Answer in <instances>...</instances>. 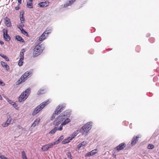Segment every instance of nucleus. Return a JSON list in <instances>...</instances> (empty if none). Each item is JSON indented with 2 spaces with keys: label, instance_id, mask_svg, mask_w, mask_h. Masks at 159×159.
Instances as JSON below:
<instances>
[{
  "label": "nucleus",
  "instance_id": "obj_5",
  "mask_svg": "<svg viewBox=\"0 0 159 159\" xmlns=\"http://www.w3.org/2000/svg\"><path fill=\"white\" fill-rule=\"evenodd\" d=\"M50 101L49 99H48L41 103L35 108L34 111L33 113L36 114L39 112L46 106L50 102Z\"/></svg>",
  "mask_w": 159,
  "mask_h": 159
},
{
  "label": "nucleus",
  "instance_id": "obj_2",
  "mask_svg": "<svg viewBox=\"0 0 159 159\" xmlns=\"http://www.w3.org/2000/svg\"><path fill=\"white\" fill-rule=\"evenodd\" d=\"M93 123L88 122L84 124L80 129V131L83 135H86L91 128Z\"/></svg>",
  "mask_w": 159,
  "mask_h": 159
},
{
  "label": "nucleus",
  "instance_id": "obj_35",
  "mask_svg": "<svg viewBox=\"0 0 159 159\" xmlns=\"http://www.w3.org/2000/svg\"><path fill=\"white\" fill-rule=\"evenodd\" d=\"M21 33L27 36L28 35V34L25 31L23 28L21 29H20Z\"/></svg>",
  "mask_w": 159,
  "mask_h": 159
},
{
  "label": "nucleus",
  "instance_id": "obj_1",
  "mask_svg": "<svg viewBox=\"0 0 159 159\" xmlns=\"http://www.w3.org/2000/svg\"><path fill=\"white\" fill-rule=\"evenodd\" d=\"M69 117V116L67 115L64 113H62L56 118L53 122V124L55 126H57L61 123L59 127L57 128V130L61 131L63 129V126L70 121Z\"/></svg>",
  "mask_w": 159,
  "mask_h": 159
},
{
  "label": "nucleus",
  "instance_id": "obj_28",
  "mask_svg": "<svg viewBox=\"0 0 159 159\" xmlns=\"http://www.w3.org/2000/svg\"><path fill=\"white\" fill-rule=\"evenodd\" d=\"M15 39L18 41L22 43H24L25 42L24 40L21 38V37L19 35H16V36Z\"/></svg>",
  "mask_w": 159,
  "mask_h": 159
},
{
  "label": "nucleus",
  "instance_id": "obj_23",
  "mask_svg": "<svg viewBox=\"0 0 159 159\" xmlns=\"http://www.w3.org/2000/svg\"><path fill=\"white\" fill-rule=\"evenodd\" d=\"M64 137L63 135L61 136L56 142L52 143L53 145H54L55 144H58L60 141H61L64 139Z\"/></svg>",
  "mask_w": 159,
  "mask_h": 159
},
{
  "label": "nucleus",
  "instance_id": "obj_33",
  "mask_svg": "<svg viewBox=\"0 0 159 159\" xmlns=\"http://www.w3.org/2000/svg\"><path fill=\"white\" fill-rule=\"evenodd\" d=\"M154 147V146L153 144H150L148 145L147 148L148 149H153Z\"/></svg>",
  "mask_w": 159,
  "mask_h": 159
},
{
  "label": "nucleus",
  "instance_id": "obj_21",
  "mask_svg": "<svg viewBox=\"0 0 159 159\" xmlns=\"http://www.w3.org/2000/svg\"><path fill=\"white\" fill-rule=\"evenodd\" d=\"M72 140V139L70 137H68L67 138L64 139L61 142L63 144H66L68 143L71 140Z\"/></svg>",
  "mask_w": 159,
  "mask_h": 159
},
{
  "label": "nucleus",
  "instance_id": "obj_3",
  "mask_svg": "<svg viewBox=\"0 0 159 159\" xmlns=\"http://www.w3.org/2000/svg\"><path fill=\"white\" fill-rule=\"evenodd\" d=\"M30 92V89L28 88L22 92L18 98L20 102H24L28 97Z\"/></svg>",
  "mask_w": 159,
  "mask_h": 159
},
{
  "label": "nucleus",
  "instance_id": "obj_43",
  "mask_svg": "<svg viewBox=\"0 0 159 159\" xmlns=\"http://www.w3.org/2000/svg\"><path fill=\"white\" fill-rule=\"evenodd\" d=\"M2 96H1V95H0V99L2 100Z\"/></svg>",
  "mask_w": 159,
  "mask_h": 159
},
{
  "label": "nucleus",
  "instance_id": "obj_22",
  "mask_svg": "<svg viewBox=\"0 0 159 159\" xmlns=\"http://www.w3.org/2000/svg\"><path fill=\"white\" fill-rule=\"evenodd\" d=\"M0 64L3 67L5 68L7 70H8L9 69V66L5 62L3 61H1Z\"/></svg>",
  "mask_w": 159,
  "mask_h": 159
},
{
  "label": "nucleus",
  "instance_id": "obj_10",
  "mask_svg": "<svg viewBox=\"0 0 159 159\" xmlns=\"http://www.w3.org/2000/svg\"><path fill=\"white\" fill-rule=\"evenodd\" d=\"M49 4V2L47 0L44 2H41L38 5L41 7H48Z\"/></svg>",
  "mask_w": 159,
  "mask_h": 159
},
{
  "label": "nucleus",
  "instance_id": "obj_15",
  "mask_svg": "<svg viewBox=\"0 0 159 159\" xmlns=\"http://www.w3.org/2000/svg\"><path fill=\"white\" fill-rule=\"evenodd\" d=\"M65 107V106L63 105H59L58 106L55 111V113L57 114L60 113V112L62 110L63 108Z\"/></svg>",
  "mask_w": 159,
  "mask_h": 159
},
{
  "label": "nucleus",
  "instance_id": "obj_37",
  "mask_svg": "<svg viewBox=\"0 0 159 159\" xmlns=\"http://www.w3.org/2000/svg\"><path fill=\"white\" fill-rule=\"evenodd\" d=\"M56 113H55V112L54 111V113H53L52 116L51 117V120H52L55 117L56 115H57Z\"/></svg>",
  "mask_w": 159,
  "mask_h": 159
},
{
  "label": "nucleus",
  "instance_id": "obj_40",
  "mask_svg": "<svg viewBox=\"0 0 159 159\" xmlns=\"http://www.w3.org/2000/svg\"><path fill=\"white\" fill-rule=\"evenodd\" d=\"M18 3L20 4L21 3V0H17Z\"/></svg>",
  "mask_w": 159,
  "mask_h": 159
},
{
  "label": "nucleus",
  "instance_id": "obj_27",
  "mask_svg": "<svg viewBox=\"0 0 159 159\" xmlns=\"http://www.w3.org/2000/svg\"><path fill=\"white\" fill-rule=\"evenodd\" d=\"M80 132V130H77L75 131L70 136V137L73 139L75 136H77V135Z\"/></svg>",
  "mask_w": 159,
  "mask_h": 159
},
{
  "label": "nucleus",
  "instance_id": "obj_38",
  "mask_svg": "<svg viewBox=\"0 0 159 159\" xmlns=\"http://www.w3.org/2000/svg\"><path fill=\"white\" fill-rule=\"evenodd\" d=\"M67 155L68 157L70 158L71 159L72 158V157H71V153L70 152H68L67 154Z\"/></svg>",
  "mask_w": 159,
  "mask_h": 159
},
{
  "label": "nucleus",
  "instance_id": "obj_29",
  "mask_svg": "<svg viewBox=\"0 0 159 159\" xmlns=\"http://www.w3.org/2000/svg\"><path fill=\"white\" fill-rule=\"evenodd\" d=\"M57 130V127L56 126H55L54 128L49 132V134H53L56 132Z\"/></svg>",
  "mask_w": 159,
  "mask_h": 159
},
{
  "label": "nucleus",
  "instance_id": "obj_9",
  "mask_svg": "<svg viewBox=\"0 0 159 159\" xmlns=\"http://www.w3.org/2000/svg\"><path fill=\"white\" fill-rule=\"evenodd\" d=\"M53 145L52 143H51L42 146L41 149L43 151H46L48 150L49 148H52Z\"/></svg>",
  "mask_w": 159,
  "mask_h": 159
},
{
  "label": "nucleus",
  "instance_id": "obj_18",
  "mask_svg": "<svg viewBox=\"0 0 159 159\" xmlns=\"http://www.w3.org/2000/svg\"><path fill=\"white\" fill-rule=\"evenodd\" d=\"M33 0H28L27 2L26 6L27 7L30 9H31L33 7Z\"/></svg>",
  "mask_w": 159,
  "mask_h": 159
},
{
  "label": "nucleus",
  "instance_id": "obj_24",
  "mask_svg": "<svg viewBox=\"0 0 159 159\" xmlns=\"http://www.w3.org/2000/svg\"><path fill=\"white\" fill-rule=\"evenodd\" d=\"M76 0H69L68 1L64 4V7H66L72 4Z\"/></svg>",
  "mask_w": 159,
  "mask_h": 159
},
{
  "label": "nucleus",
  "instance_id": "obj_36",
  "mask_svg": "<svg viewBox=\"0 0 159 159\" xmlns=\"http://www.w3.org/2000/svg\"><path fill=\"white\" fill-rule=\"evenodd\" d=\"M21 154L23 159H27L26 157L25 152L22 151L21 152Z\"/></svg>",
  "mask_w": 159,
  "mask_h": 159
},
{
  "label": "nucleus",
  "instance_id": "obj_30",
  "mask_svg": "<svg viewBox=\"0 0 159 159\" xmlns=\"http://www.w3.org/2000/svg\"><path fill=\"white\" fill-rule=\"evenodd\" d=\"M24 22L20 21V24L17 25V27L20 29L23 28V27L24 26Z\"/></svg>",
  "mask_w": 159,
  "mask_h": 159
},
{
  "label": "nucleus",
  "instance_id": "obj_20",
  "mask_svg": "<svg viewBox=\"0 0 159 159\" xmlns=\"http://www.w3.org/2000/svg\"><path fill=\"white\" fill-rule=\"evenodd\" d=\"M4 98L6 99L7 101L11 105L14 106V107H15L17 106L16 103L14 102H13L12 100L8 99L7 97L4 96Z\"/></svg>",
  "mask_w": 159,
  "mask_h": 159
},
{
  "label": "nucleus",
  "instance_id": "obj_17",
  "mask_svg": "<svg viewBox=\"0 0 159 159\" xmlns=\"http://www.w3.org/2000/svg\"><path fill=\"white\" fill-rule=\"evenodd\" d=\"M5 23L6 25L8 27H10L11 26V23L9 18L6 17L4 18Z\"/></svg>",
  "mask_w": 159,
  "mask_h": 159
},
{
  "label": "nucleus",
  "instance_id": "obj_4",
  "mask_svg": "<svg viewBox=\"0 0 159 159\" xmlns=\"http://www.w3.org/2000/svg\"><path fill=\"white\" fill-rule=\"evenodd\" d=\"M44 48L42 45H36L34 48L33 52V57H35L39 56L43 52Z\"/></svg>",
  "mask_w": 159,
  "mask_h": 159
},
{
  "label": "nucleus",
  "instance_id": "obj_19",
  "mask_svg": "<svg viewBox=\"0 0 159 159\" xmlns=\"http://www.w3.org/2000/svg\"><path fill=\"white\" fill-rule=\"evenodd\" d=\"M125 147V144L124 143H122L120 144L117 147L116 149L117 150L120 151V150L123 149Z\"/></svg>",
  "mask_w": 159,
  "mask_h": 159
},
{
  "label": "nucleus",
  "instance_id": "obj_14",
  "mask_svg": "<svg viewBox=\"0 0 159 159\" xmlns=\"http://www.w3.org/2000/svg\"><path fill=\"white\" fill-rule=\"evenodd\" d=\"M97 152V149H95L91 151L90 152L87 153L85 155V157H89L91 156H92L96 154Z\"/></svg>",
  "mask_w": 159,
  "mask_h": 159
},
{
  "label": "nucleus",
  "instance_id": "obj_25",
  "mask_svg": "<svg viewBox=\"0 0 159 159\" xmlns=\"http://www.w3.org/2000/svg\"><path fill=\"white\" fill-rule=\"evenodd\" d=\"M24 12L23 11H21L20 14V21L25 22V19L24 16Z\"/></svg>",
  "mask_w": 159,
  "mask_h": 159
},
{
  "label": "nucleus",
  "instance_id": "obj_34",
  "mask_svg": "<svg viewBox=\"0 0 159 159\" xmlns=\"http://www.w3.org/2000/svg\"><path fill=\"white\" fill-rule=\"evenodd\" d=\"M45 91L43 89H40L38 92L37 94L38 95L44 93Z\"/></svg>",
  "mask_w": 159,
  "mask_h": 159
},
{
  "label": "nucleus",
  "instance_id": "obj_26",
  "mask_svg": "<svg viewBox=\"0 0 159 159\" xmlns=\"http://www.w3.org/2000/svg\"><path fill=\"white\" fill-rule=\"evenodd\" d=\"M25 52V49H22L21 50L20 53V58L22 59H24V53Z\"/></svg>",
  "mask_w": 159,
  "mask_h": 159
},
{
  "label": "nucleus",
  "instance_id": "obj_39",
  "mask_svg": "<svg viewBox=\"0 0 159 159\" xmlns=\"http://www.w3.org/2000/svg\"><path fill=\"white\" fill-rule=\"evenodd\" d=\"M0 85L2 86H4L5 84L2 80H0Z\"/></svg>",
  "mask_w": 159,
  "mask_h": 159
},
{
  "label": "nucleus",
  "instance_id": "obj_13",
  "mask_svg": "<svg viewBox=\"0 0 159 159\" xmlns=\"http://www.w3.org/2000/svg\"><path fill=\"white\" fill-rule=\"evenodd\" d=\"M141 136L140 135H138L136 136H134L132 139L131 144L132 145H134L138 141V139L141 138Z\"/></svg>",
  "mask_w": 159,
  "mask_h": 159
},
{
  "label": "nucleus",
  "instance_id": "obj_32",
  "mask_svg": "<svg viewBox=\"0 0 159 159\" xmlns=\"http://www.w3.org/2000/svg\"><path fill=\"white\" fill-rule=\"evenodd\" d=\"M23 59L20 58L18 63V65L19 66H21L23 65Z\"/></svg>",
  "mask_w": 159,
  "mask_h": 159
},
{
  "label": "nucleus",
  "instance_id": "obj_11",
  "mask_svg": "<svg viewBox=\"0 0 159 159\" xmlns=\"http://www.w3.org/2000/svg\"><path fill=\"white\" fill-rule=\"evenodd\" d=\"M88 143L86 141H84L79 143L77 146V149L78 150H80L81 148L84 147L86 146Z\"/></svg>",
  "mask_w": 159,
  "mask_h": 159
},
{
  "label": "nucleus",
  "instance_id": "obj_16",
  "mask_svg": "<svg viewBox=\"0 0 159 159\" xmlns=\"http://www.w3.org/2000/svg\"><path fill=\"white\" fill-rule=\"evenodd\" d=\"M11 120V119L10 118H8L5 121L2 123V127H8L10 124Z\"/></svg>",
  "mask_w": 159,
  "mask_h": 159
},
{
  "label": "nucleus",
  "instance_id": "obj_8",
  "mask_svg": "<svg viewBox=\"0 0 159 159\" xmlns=\"http://www.w3.org/2000/svg\"><path fill=\"white\" fill-rule=\"evenodd\" d=\"M3 36L4 39L7 41H9L11 40V38L7 34V30L6 29L3 30Z\"/></svg>",
  "mask_w": 159,
  "mask_h": 159
},
{
  "label": "nucleus",
  "instance_id": "obj_41",
  "mask_svg": "<svg viewBox=\"0 0 159 159\" xmlns=\"http://www.w3.org/2000/svg\"><path fill=\"white\" fill-rule=\"evenodd\" d=\"M0 43L1 44H2V45H3V44H4V43H3V42H2V41H0Z\"/></svg>",
  "mask_w": 159,
  "mask_h": 159
},
{
  "label": "nucleus",
  "instance_id": "obj_31",
  "mask_svg": "<svg viewBox=\"0 0 159 159\" xmlns=\"http://www.w3.org/2000/svg\"><path fill=\"white\" fill-rule=\"evenodd\" d=\"M0 56L2 57L6 61H9V59L6 55H5L1 53H0Z\"/></svg>",
  "mask_w": 159,
  "mask_h": 159
},
{
  "label": "nucleus",
  "instance_id": "obj_7",
  "mask_svg": "<svg viewBox=\"0 0 159 159\" xmlns=\"http://www.w3.org/2000/svg\"><path fill=\"white\" fill-rule=\"evenodd\" d=\"M51 30L45 31L39 37V40L40 41H42L44 40L48 36V34L51 33Z\"/></svg>",
  "mask_w": 159,
  "mask_h": 159
},
{
  "label": "nucleus",
  "instance_id": "obj_6",
  "mask_svg": "<svg viewBox=\"0 0 159 159\" xmlns=\"http://www.w3.org/2000/svg\"><path fill=\"white\" fill-rule=\"evenodd\" d=\"M32 75L31 72L27 71L22 75L18 80V84H20L25 81L28 77Z\"/></svg>",
  "mask_w": 159,
  "mask_h": 159
},
{
  "label": "nucleus",
  "instance_id": "obj_12",
  "mask_svg": "<svg viewBox=\"0 0 159 159\" xmlns=\"http://www.w3.org/2000/svg\"><path fill=\"white\" fill-rule=\"evenodd\" d=\"M41 121V119L39 117H38L36 119L32 124L31 127L34 128L36 126L39 125Z\"/></svg>",
  "mask_w": 159,
  "mask_h": 159
},
{
  "label": "nucleus",
  "instance_id": "obj_42",
  "mask_svg": "<svg viewBox=\"0 0 159 159\" xmlns=\"http://www.w3.org/2000/svg\"><path fill=\"white\" fill-rule=\"evenodd\" d=\"M15 8H16V10H18L19 9V7H16Z\"/></svg>",
  "mask_w": 159,
  "mask_h": 159
}]
</instances>
